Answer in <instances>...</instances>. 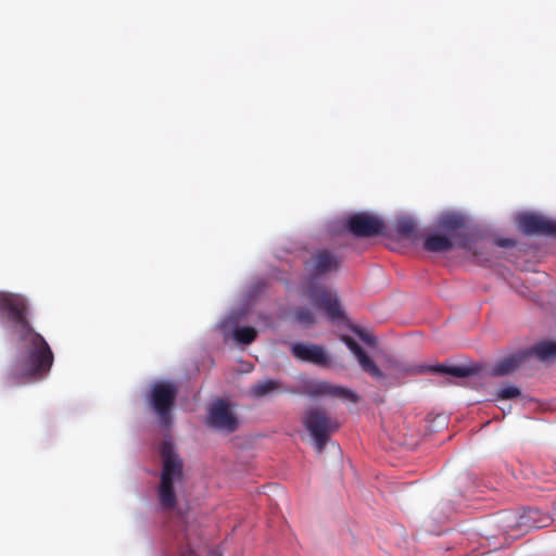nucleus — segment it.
<instances>
[{
	"label": "nucleus",
	"instance_id": "nucleus-20",
	"mask_svg": "<svg viewBox=\"0 0 556 556\" xmlns=\"http://www.w3.org/2000/svg\"><path fill=\"white\" fill-rule=\"evenodd\" d=\"M287 389L282 386L279 380L266 379L254 383L249 391V394L253 397H264L274 392H285Z\"/></svg>",
	"mask_w": 556,
	"mask_h": 556
},
{
	"label": "nucleus",
	"instance_id": "nucleus-7",
	"mask_svg": "<svg viewBox=\"0 0 556 556\" xmlns=\"http://www.w3.org/2000/svg\"><path fill=\"white\" fill-rule=\"evenodd\" d=\"M341 263L342 260L337 253L318 249L304 262V268L311 278H320L339 271Z\"/></svg>",
	"mask_w": 556,
	"mask_h": 556
},
{
	"label": "nucleus",
	"instance_id": "nucleus-22",
	"mask_svg": "<svg viewBox=\"0 0 556 556\" xmlns=\"http://www.w3.org/2000/svg\"><path fill=\"white\" fill-rule=\"evenodd\" d=\"M257 336V331L253 327H237L233 330V338L238 343L250 344Z\"/></svg>",
	"mask_w": 556,
	"mask_h": 556
},
{
	"label": "nucleus",
	"instance_id": "nucleus-14",
	"mask_svg": "<svg viewBox=\"0 0 556 556\" xmlns=\"http://www.w3.org/2000/svg\"><path fill=\"white\" fill-rule=\"evenodd\" d=\"M291 352L295 358L302 362L312 363L318 366L328 364V357L324 348L316 344L293 343Z\"/></svg>",
	"mask_w": 556,
	"mask_h": 556
},
{
	"label": "nucleus",
	"instance_id": "nucleus-25",
	"mask_svg": "<svg viewBox=\"0 0 556 556\" xmlns=\"http://www.w3.org/2000/svg\"><path fill=\"white\" fill-rule=\"evenodd\" d=\"M353 332L361 339L362 342H364L366 345L370 348H376L378 344V341L375 336L364 331L361 328H353Z\"/></svg>",
	"mask_w": 556,
	"mask_h": 556
},
{
	"label": "nucleus",
	"instance_id": "nucleus-18",
	"mask_svg": "<svg viewBox=\"0 0 556 556\" xmlns=\"http://www.w3.org/2000/svg\"><path fill=\"white\" fill-rule=\"evenodd\" d=\"M455 241L445 233L434 232L428 235L424 240V249L428 252L442 253L452 250Z\"/></svg>",
	"mask_w": 556,
	"mask_h": 556
},
{
	"label": "nucleus",
	"instance_id": "nucleus-17",
	"mask_svg": "<svg viewBox=\"0 0 556 556\" xmlns=\"http://www.w3.org/2000/svg\"><path fill=\"white\" fill-rule=\"evenodd\" d=\"M531 358L540 362H553L556 359V342L542 341L528 350H523V366Z\"/></svg>",
	"mask_w": 556,
	"mask_h": 556
},
{
	"label": "nucleus",
	"instance_id": "nucleus-11",
	"mask_svg": "<svg viewBox=\"0 0 556 556\" xmlns=\"http://www.w3.org/2000/svg\"><path fill=\"white\" fill-rule=\"evenodd\" d=\"M0 309L7 311L10 319L20 325L26 333L31 330L26 318L27 302L24 296L20 294L0 292Z\"/></svg>",
	"mask_w": 556,
	"mask_h": 556
},
{
	"label": "nucleus",
	"instance_id": "nucleus-26",
	"mask_svg": "<svg viewBox=\"0 0 556 556\" xmlns=\"http://www.w3.org/2000/svg\"><path fill=\"white\" fill-rule=\"evenodd\" d=\"M520 395V390L515 386H507L497 391V399L509 400Z\"/></svg>",
	"mask_w": 556,
	"mask_h": 556
},
{
	"label": "nucleus",
	"instance_id": "nucleus-30",
	"mask_svg": "<svg viewBox=\"0 0 556 556\" xmlns=\"http://www.w3.org/2000/svg\"><path fill=\"white\" fill-rule=\"evenodd\" d=\"M389 363H390V366H391V367H393V368H397V365H396L395 363H393V362H391V361H389Z\"/></svg>",
	"mask_w": 556,
	"mask_h": 556
},
{
	"label": "nucleus",
	"instance_id": "nucleus-21",
	"mask_svg": "<svg viewBox=\"0 0 556 556\" xmlns=\"http://www.w3.org/2000/svg\"><path fill=\"white\" fill-rule=\"evenodd\" d=\"M394 229L401 237L416 241V224L409 217H401L395 222Z\"/></svg>",
	"mask_w": 556,
	"mask_h": 556
},
{
	"label": "nucleus",
	"instance_id": "nucleus-8",
	"mask_svg": "<svg viewBox=\"0 0 556 556\" xmlns=\"http://www.w3.org/2000/svg\"><path fill=\"white\" fill-rule=\"evenodd\" d=\"M345 226L356 238H371L383 232L384 222L376 215L361 212L350 215Z\"/></svg>",
	"mask_w": 556,
	"mask_h": 556
},
{
	"label": "nucleus",
	"instance_id": "nucleus-24",
	"mask_svg": "<svg viewBox=\"0 0 556 556\" xmlns=\"http://www.w3.org/2000/svg\"><path fill=\"white\" fill-rule=\"evenodd\" d=\"M192 540L189 532L186 533V546L180 548V556H200L197 551L192 547ZM207 556H222L218 551L212 549L207 553Z\"/></svg>",
	"mask_w": 556,
	"mask_h": 556
},
{
	"label": "nucleus",
	"instance_id": "nucleus-27",
	"mask_svg": "<svg viewBox=\"0 0 556 556\" xmlns=\"http://www.w3.org/2000/svg\"><path fill=\"white\" fill-rule=\"evenodd\" d=\"M523 410L525 409H535L536 408V402L532 397H527L523 395Z\"/></svg>",
	"mask_w": 556,
	"mask_h": 556
},
{
	"label": "nucleus",
	"instance_id": "nucleus-9",
	"mask_svg": "<svg viewBox=\"0 0 556 556\" xmlns=\"http://www.w3.org/2000/svg\"><path fill=\"white\" fill-rule=\"evenodd\" d=\"M207 425L216 430L232 433L239 428V420L224 400H216L207 412Z\"/></svg>",
	"mask_w": 556,
	"mask_h": 556
},
{
	"label": "nucleus",
	"instance_id": "nucleus-31",
	"mask_svg": "<svg viewBox=\"0 0 556 556\" xmlns=\"http://www.w3.org/2000/svg\"><path fill=\"white\" fill-rule=\"evenodd\" d=\"M444 383L452 384L453 382L450 379H446Z\"/></svg>",
	"mask_w": 556,
	"mask_h": 556
},
{
	"label": "nucleus",
	"instance_id": "nucleus-12",
	"mask_svg": "<svg viewBox=\"0 0 556 556\" xmlns=\"http://www.w3.org/2000/svg\"><path fill=\"white\" fill-rule=\"evenodd\" d=\"M341 340L354 354L359 367L364 372L368 374L376 380H380L384 377L383 371L379 368L375 361L367 355L364 349L353 338L349 336H342Z\"/></svg>",
	"mask_w": 556,
	"mask_h": 556
},
{
	"label": "nucleus",
	"instance_id": "nucleus-10",
	"mask_svg": "<svg viewBox=\"0 0 556 556\" xmlns=\"http://www.w3.org/2000/svg\"><path fill=\"white\" fill-rule=\"evenodd\" d=\"M308 296L313 304L317 308L323 309L330 320L337 321L344 318L339 299L331 291L323 287H315L309 289Z\"/></svg>",
	"mask_w": 556,
	"mask_h": 556
},
{
	"label": "nucleus",
	"instance_id": "nucleus-29",
	"mask_svg": "<svg viewBox=\"0 0 556 556\" xmlns=\"http://www.w3.org/2000/svg\"><path fill=\"white\" fill-rule=\"evenodd\" d=\"M516 222H517L518 224H521V215H520V214H517V215H516Z\"/></svg>",
	"mask_w": 556,
	"mask_h": 556
},
{
	"label": "nucleus",
	"instance_id": "nucleus-13",
	"mask_svg": "<svg viewBox=\"0 0 556 556\" xmlns=\"http://www.w3.org/2000/svg\"><path fill=\"white\" fill-rule=\"evenodd\" d=\"M483 366L480 364H471L466 366L437 364L429 366H420L417 370L420 374H444L455 378H468L482 371Z\"/></svg>",
	"mask_w": 556,
	"mask_h": 556
},
{
	"label": "nucleus",
	"instance_id": "nucleus-23",
	"mask_svg": "<svg viewBox=\"0 0 556 556\" xmlns=\"http://www.w3.org/2000/svg\"><path fill=\"white\" fill-rule=\"evenodd\" d=\"M293 316L299 324H302L304 326H311L315 323L314 313L306 307L296 308L293 312Z\"/></svg>",
	"mask_w": 556,
	"mask_h": 556
},
{
	"label": "nucleus",
	"instance_id": "nucleus-15",
	"mask_svg": "<svg viewBox=\"0 0 556 556\" xmlns=\"http://www.w3.org/2000/svg\"><path fill=\"white\" fill-rule=\"evenodd\" d=\"M523 233H538L556 239V220L535 214L523 213Z\"/></svg>",
	"mask_w": 556,
	"mask_h": 556
},
{
	"label": "nucleus",
	"instance_id": "nucleus-3",
	"mask_svg": "<svg viewBox=\"0 0 556 556\" xmlns=\"http://www.w3.org/2000/svg\"><path fill=\"white\" fill-rule=\"evenodd\" d=\"M302 424L314 440L315 448L321 453L326 447L330 434L338 430L339 422L329 417L327 412L320 407H311L305 410Z\"/></svg>",
	"mask_w": 556,
	"mask_h": 556
},
{
	"label": "nucleus",
	"instance_id": "nucleus-5",
	"mask_svg": "<svg viewBox=\"0 0 556 556\" xmlns=\"http://www.w3.org/2000/svg\"><path fill=\"white\" fill-rule=\"evenodd\" d=\"M30 349L27 361L34 375H42L50 370L53 363V353L43 337L33 330L27 332Z\"/></svg>",
	"mask_w": 556,
	"mask_h": 556
},
{
	"label": "nucleus",
	"instance_id": "nucleus-4",
	"mask_svg": "<svg viewBox=\"0 0 556 556\" xmlns=\"http://www.w3.org/2000/svg\"><path fill=\"white\" fill-rule=\"evenodd\" d=\"M437 226L446 236L455 241V245L466 252L478 256V242L475 235L467 229L466 218L463 215L447 213L439 217Z\"/></svg>",
	"mask_w": 556,
	"mask_h": 556
},
{
	"label": "nucleus",
	"instance_id": "nucleus-16",
	"mask_svg": "<svg viewBox=\"0 0 556 556\" xmlns=\"http://www.w3.org/2000/svg\"><path fill=\"white\" fill-rule=\"evenodd\" d=\"M521 367V352H514L500 358L488 369L490 377L500 378L510 376Z\"/></svg>",
	"mask_w": 556,
	"mask_h": 556
},
{
	"label": "nucleus",
	"instance_id": "nucleus-6",
	"mask_svg": "<svg viewBox=\"0 0 556 556\" xmlns=\"http://www.w3.org/2000/svg\"><path fill=\"white\" fill-rule=\"evenodd\" d=\"M286 393L304 394L312 397L331 395L346 399L353 403L359 401V396L350 389L332 386L326 381L308 379L302 382L298 389H285Z\"/></svg>",
	"mask_w": 556,
	"mask_h": 556
},
{
	"label": "nucleus",
	"instance_id": "nucleus-1",
	"mask_svg": "<svg viewBox=\"0 0 556 556\" xmlns=\"http://www.w3.org/2000/svg\"><path fill=\"white\" fill-rule=\"evenodd\" d=\"M160 455L162 458V471L157 489L159 502L162 509L172 510L177 504L174 484L184 481V465L170 441H163L161 443Z\"/></svg>",
	"mask_w": 556,
	"mask_h": 556
},
{
	"label": "nucleus",
	"instance_id": "nucleus-2",
	"mask_svg": "<svg viewBox=\"0 0 556 556\" xmlns=\"http://www.w3.org/2000/svg\"><path fill=\"white\" fill-rule=\"evenodd\" d=\"M177 394L178 387L170 381H159L150 388L147 400L162 427L168 428L173 422L172 410L175 406Z\"/></svg>",
	"mask_w": 556,
	"mask_h": 556
},
{
	"label": "nucleus",
	"instance_id": "nucleus-28",
	"mask_svg": "<svg viewBox=\"0 0 556 556\" xmlns=\"http://www.w3.org/2000/svg\"><path fill=\"white\" fill-rule=\"evenodd\" d=\"M496 244L501 248H509L515 244V241L509 238H500L496 240Z\"/></svg>",
	"mask_w": 556,
	"mask_h": 556
},
{
	"label": "nucleus",
	"instance_id": "nucleus-19",
	"mask_svg": "<svg viewBox=\"0 0 556 556\" xmlns=\"http://www.w3.org/2000/svg\"><path fill=\"white\" fill-rule=\"evenodd\" d=\"M552 519L548 514L543 513L539 508H523V529L535 530L545 528L551 523Z\"/></svg>",
	"mask_w": 556,
	"mask_h": 556
}]
</instances>
